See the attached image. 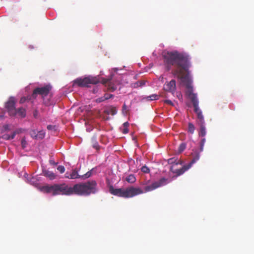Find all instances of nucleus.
<instances>
[{"label": "nucleus", "instance_id": "nucleus-1", "mask_svg": "<svg viewBox=\"0 0 254 254\" xmlns=\"http://www.w3.org/2000/svg\"><path fill=\"white\" fill-rule=\"evenodd\" d=\"M163 57L167 70H170L172 67L174 68L172 71L173 74L185 85L186 94L192 104L198 103L197 94L193 93L192 81L189 75L190 64L189 56L183 53L173 51L165 53Z\"/></svg>", "mask_w": 254, "mask_h": 254}, {"label": "nucleus", "instance_id": "nucleus-2", "mask_svg": "<svg viewBox=\"0 0 254 254\" xmlns=\"http://www.w3.org/2000/svg\"><path fill=\"white\" fill-rule=\"evenodd\" d=\"M57 195H70L76 194L80 196H88L97 192V184L95 181L76 184L72 187L65 183L56 184Z\"/></svg>", "mask_w": 254, "mask_h": 254}, {"label": "nucleus", "instance_id": "nucleus-3", "mask_svg": "<svg viewBox=\"0 0 254 254\" xmlns=\"http://www.w3.org/2000/svg\"><path fill=\"white\" fill-rule=\"evenodd\" d=\"M168 183V179L162 178L157 181L152 183L150 185H148L144 188V190L139 187L131 186L126 188L115 189L113 186L109 188L110 192L119 197L124 198L133 197L136 195L142 194L144 192L152 191L159 187L166 185Z\"/></svg>", "mask_w": 254, "mask_h": 254}, {"label": "nucleus", "instance_id": "nucleus-4", "mask_svg": "<svg viewBox=\"0 0 254 254\" xmlns=\"http://www.w3.org/2000/svg\"><path fill=\"white\" fill-rule=\"evenodd\" d=\"M101 81L99 76H88L85 77H79L73 80V86L80 87H88L90 84H96Z\"/></svg>", "mask_w": 254, "mask_h": 254}, {"label": "nucleus", "instance_id": "nucleus-5", "mask_svg": "<svg viewBox=\"0 0 254 254\" xmlns=\"http://www.w3.org/2000/svg\"><path fill=\"white\" fill-rule=\"evenodd\" d=\"M52 87L49 85H47L42 87L36 88L33 91L32 97L34 99H36L37 95H40L42 96L44 103L48 106L50 105V101L49 100H45V97H46L51 90Z\"/></svg>", "mask_w": 254, "mask_h": 254}, {"label": "nucleus", "instance_id": "nucleus-6", "mask_svg": "<svg viewBox=\"0 0 254 254\" xmlns=\"http://www.w3.org/2000/svg\"><path fill=\"white\" fill-rule=\"evenodd\" d=\"M193 158L190 162L187 165L184 166L182 168L180 169L173 170L174 167H171L170 170L174 173L176 174L177 176H180L183 174L186 171L189 169L191 165L199 160L200 157L199 152L197 150H193V152L192 153Z\"/></svg>", "mask_w": 254, "mask_h": 254}, {"label": "nucleus", "instance_id": "nucleus-7", "mask_svg": "<svg viewBox=\"0 0 254 254\" xmlns=\"http://www.w3.org/2000/svg\"><path fill=\"white\" fill-rule=\"evenodd\" d=\"M15 99L13 97H10L5 103V108L10 117H14L17 115V110L15 108Z\"/></svg>", "mask_w": 254, "mask_h": 254}, {"label": "nucleus", "instance_id": "nucleus-8", "mask_svg": "<svg viewBox=\"0 0 254 254\" xmlns=\"http://www.w3.org/2000/svg\"><path fill=\"white\" fill-rule=\"evenodd\" d=\"M40 190L44 193H52L53 195H57L56 184L51 186L45 185L40 187Z\"/></svg>", "mask_w": 254, "mask_h": 254}, {"label": "nucleus", "instance_id": "nucleus-9", "mask_svg": "<svg viewBox=\"0 0 254 254\" xmlns=\"http://www.w3.org/2000/svg\"><path fill=\"white\" fill-rule=\"evenodd\" d=\"M164 89L167 91L174 94L176 90V82L175 80L172 79L169 82H166L164 85Z\"/></svg>", "mask_w": 254, "mask_h": 254}, {"label": "nucleus", "instance_id": "nucleus-10", "mask_svg": "<svg viewBox=\"0 0 254 254\" xmlns=\"http://www.w3.org/2000/svg\"><path fill=\"white\" fill-rule=\"evenodd\" d=\"M198 104L199 102L193 104V106L194 107V111L197 115V117L198 120V124H205L202 112L201 111L198 107Z\"/></svg>", "mask_w": 254, "mask_h": 254}, {"label": "nucleus", "instance_id": "nucleus-11", "mask_svg": "<svg viewBox=\"0 0 254 254\" xmlns=\"http://www.w3.org/2000/svg\"><path fill=\"white\" fill-rule=\"evenodd\" d=\"M81 176L78 174L77 171L74 169L72 170V172L69 175L66 173L65 175V177L69 179H81Z\"/></svg>", "mask_w": 254, "mask_h": 254}, {"label": "nucleus", "instance_id": "nucleus-12", "mask_svg": "<svg viewBox=\"0 0 254 254\" xmlns=\"http://www.w3.org/2000/svg\"><path fill=\"white\" fill-rule=\"evenodd\" d=\"M44 176L48 178L51 180H53L56 178L57 175L52 171L45 170L43 171Z\"/></svg>", "mask_w": 254, "mask_h": 254}, {"label": "nucleus", "instance_id": "nucleus-13", "mask_svg": "<svg viewBox=\"0 0 254 254\" xmlns=\"http://www.w3.org/2000/svg\"><path fill=\"white\" fill-rule=\"evenodd\" d=\"M200 127V129L198 132L199 136L204 137L206 134V127L205 124H198Z\"/></svg>", "mask_w": 254, "mask_h": 254}, {"label": "nucleus", "instance_id": "nucleus-14", "mask_svg": "<svg viewBox=\"0 0 254 254\" xmlns=\"http://www.w3.org/2000/svg\"><path fill=\"white\" fill-rule=\"evenodd\" d=\"M168 163L169 164H175L177 165L178 164H182L183 162L180 160H179L177 157H174L169 159L168 160Z\"/></svg>", "mask_w": 254, "mask_h": 254}, {"label": "nucleus", "instance_id": "nucleus-15", "mask_svg": "<svg viewBox=\"0 0 254 254\" xmlns=\"http://www.w3.org/2000/svg\"><path fill=\"white\" fill-rule=\"evenodd\" d=\"M104 112L107 115H111L114 116L116 114L117 111L115 107H110L106 109Z\"/></svg>", "mask_w": 254, "mask_h": 254}, {"label": "nucleus", "instance_id": "nucleus-16", "mask_svg": "<svg viewBox=\"0 0 254 254\" xmlns=\"http://www.w3.org/2000/svg\"><path fill=\"white\" fill-rule=\"evenodd\" d=\"M17 110V114L21 118H24L26 116V110L24 108H19Z\"/></svg>", "mask_w": 254, "mask_h": 254}, {"label": "nucleus", "instance_id": "nucleus-17", "mask_svg": "<svg viewBox=\"0 0 254 254\" xmlns=\"http://www.w3.org/2000/svg\"><path fill=\"white\" fill-rule=\"evenodd\" d=\"M126 180L129 183L133 184L135 182L136 178L133 175H129L126 178Z\"/></svg>", "mask_w": 254, "mask_h": 254}, {"label": "nucleus", "instance_id": "nucleus-18", "mask_svg": "<svg viewBox=\"0 0 254 254\" xmlns=\"http://www.w3.org/2000/svg\"><path fill=\"white\" fill-rule=\"evenodd\" d=\"M159 96V95L154 94L151 95L146 97L145 99L147 101H153L158 99Z\"/></svg>", "mask_w": 254, "mask_h": 254}, {"label": "nucleus", "instance_id": "nucleus-19", "mask_svg": "<svg viewBox=\"0 0 254 254\" xmlns=\"http://www.w3.org/2000/svg\"><path fill=\"white\" fill-rule=\"evenodd\" d=\"M195 130V127L191 123L188 124V131L191 134H193Z\"/></svg>", "mask_w": 254, "mask_h": 254}, {"label": "nucleus", "instance_id": "nucleus-20", "mask_svg": "<svg viewBox=\"0 0 254 254\" xmlns=\"http://www.w3.org/2000/svg\"><path fill=\"white\" fill-rule=\"evenodd\" d=\"M92 170L89 171L86 174L81 175V179L85 180L91 176Z\"/></svg>", "mask_w": 254, "mask_h": 254}, {"label": "nucleus", "instance_id": "nucleus-21", "mask_svg": "<svg viewBox=\"0 0 254 254\" xmlns=\"http://www.w3.org/2000/svg\"><path fill=\"white\" fill-rule=\"evenodd\" d=\"M206 139L205 138H203L201 139L200 142V151L199 152H202L203 150V147L204 145V144L205 143Z\"/></svg>", "mask_w": 254, "mask_h": 254}, {"label": "nucleus", "instance_id": "nucleus-22", "mask_svg": "<svg viewBox=\"0 0 254 254\" xmlns=\"http://www.w3.org/2000/svg\"><path fill=\"white\" fill-rule=\"evenodd\" d=\"M37 138L42 139L45 136V132L43 130L37 132Z\"/></svg>", "mask_w": 254, "mask_h": 254}, {"label": "nucleus", "instance_id": "nucleus-23", "mask_svg": "<svg viewBox=\"0 0 254 254\" xmlns=\"http://www.w3.org/2000/svg\"><path fill=\"white\" fill-rule=\"evenodd\" d=\"M141 170L144 173H149L150 172L149 168L145 165L141 167Z\"/></svg>", "mask_w": 254, "mask_h": 254}, {"label": "nucleus", "instance_id": "nucleus-24", "mask_svg": "<svg viewBox=\"0 0 254 254\" xmlns=\"http://www.w3.org/2000/svg\"><path fill=\"white\" fill-rule=\"evenodd\" d=\"M186 147V145L185 143H181L179 147V152L180 153L182 152L185 149Z\"/></svg>", "mask_w": 254, "mask_h": 254}, {"label": "nucleus", "instance_id": "nucleus-25", "mask_svg": "<svg viewBox=\"0 0 254 254\" xmlns=\"http://www.w3.org/2000/svg\"><path fill=\"white\" fill-rule=\"evenodd\" d=\"M30 134L33 138H37V131L35 130H32L30 131Z\"/></svg>", "mask_w": 254, "mask_h": 254}, {"label": "nucleus", "instance_id": "nucleus-26", "mask_svg": "<svg viewBox=\"0 0 254 254\" xmlns=\"http://www.w3.org/2000/svg\"><path fill=\"white\" fill-rule=\"evenodd\" d=\"M21 143L22 148H25L27 145V141L24 137L22 138Z\"/></svg>", "mask_w": 254, "mask_h": 254}, {"label": "nucleus", "instance_id": "nucleus-27", "mask_svg": "<svg viewBox=\"0 0 254 254\" xmlns=\"http://www.w3.org/2000/svg\"><path fill=\"white\" fill-rule=\"evenodd\" d=\"M145 82L144 80L140 81L135 83L136 84V86L141 87L145 85Z\"/></svg>", "mask_w": 254, "mask_h": 254}, {"label": "nucleus", "instance_id": "nucleus-28", "mask_svg": "<svg viewBox=\"0 0 254 254\" xmlns=\"http://www.w3.org/2000/svg\"><path fill=\"white\" fill-rule=\"evenodd\" d=\"M57 170L60 171L61 173H63L65 171V168L63 166H59Z\"/></svg>", "mask_w": 254, "mask_h": 254}, {"label": "nucleus", "instance_id": "nucleus-29", "mask_svg": "<svg viewBox=\"0 0 254 254\" xmlns=\"http://www.w3.org/2000/svg\"><path fill=\"white\" fill-rule=\"evenodd\" d=\"M113 96V95L112 94H105L104 95V96H103V97H104V99H105V100H108L110 98H111Z\"/></svg>", "mask_w": 254, "mask_h": 254}, {"label": "nucleus", "instance_id": "nucleus-30", "mask_svg": "<svg viewBox=\"0 0 254 254\" xmlns=\"http://www.w3.org/2000/svg\"><path fill=\"white\" fill-rule=\"evenodd\" d=\"M3 139H5V140H10L11 139V138H10V135H8V134H4L2 136V137Z\"/></svg>", "mask_w": 254, "mask_h": 254}, {"label": "nucleus", "instance_id": "nucleus-31", "mask_svg": "<svg viewBox=\"0 0 254 254\" xmlns=\"http://www.w3.org/2000/svg\"><path fill=\"white\" fill-rule=\"evenodd\" d=\"M110 79H109L103 78L102 79V82L104 84L109 83L110 82Z\"/></svg>", "mask_w": 254, "mask_h": 254}, {"label": "nucleus", "instance_id": "nucleus-32", "mask_svg": "<svg viewBox=\"0 0 254 254\" xmlns=\"http://www.w3.org/2000/svg\"><path fill=\"white\" fill-rule=\"evenodd\" d=\"M164 103H166L167 104H169L170 105H171V106H174V104L173 103V102L170 100H165L164 101Z\"/></svg>", "mask_w": 254, "mask_h": 254}, {"label": "nucleus", "instance_id": "nucleus-33", "mask_svg": "<svg viewBox=\"0 0 254 254\" xmlns=\"http://www.w3.org/2000/svg\"><path fill=\"white\" fill-rule=\"evenodd\" d=\"M19 131H14L11 135H10L11 139L14 138L16 133H18Z\"/></svg>", "mask_w": 254, "mask_h": 254}, {"label": "nucleus", "instance_id": "nucleus-34", "mask_svg": "<svg viewBox=\"0 0 254 254\" xmlns=\"http://www.w3.org/2000/svg\"><path fill=\"white\" fill-rule=\"evenodd\" d=\"M19 131H14L11 135H10L11 139L14 138L16 133H18Z\"/></svg>", "mask_w": 254, "mask_h": 254}, {"label": "nucleus", "instance_id": "nucleus-35", "mask_svg": "<svg viewBox=\"0 0 254 254\" xmlns=\"http://www.w3.org/2000/svg\"><path fill=\"white\" fill-rule=\"evenodd\" d=\"M106 100L105 99H104V97H102L101 98H99L98 99H97V102H103L104 101Z\"/></svg>", "mask_w": 254, "mask_h": 254}, {"label": "nucleus", "instance_id": "nucleus-36", "mask_svg": "<svg viewBox=\"0 0 254 254\" xmlns=\"http://www.w3.org/2000/svg\"><path fill=\"white\" fill-rule=\"evenodd\" d=\"M93 147L96 149L97 150H98L99 149L100 146L97 143H96L93 145Z\"/></svg>", "mask_w": 254, "mask_h": 254}, {"label": "nucleus", "instance_id": "nucleus-37", "mask_svg": "<svg viewBox=\"0 0 254 254\" xmlns=\"http://www.w3.org/2000/svg\"><path fill=\"white\" fill-rule=\"evenodd\" d=\"M50 163L51 164H52V165H56L57 164V163H55V161L53 160H50Z\"/></svg>", "mask_w": 254, "mask_h": 254}, {"label": "nucleus", "instance_id": "nucleus-38", "mask_svg": "<svg viewBox=\"0 0 254 254\" xmlns=\"http://www.w3.org/2000/svg\"><path fill=\"white\" fill-rule=\"evenodd\" d=\"M53 128V126L52 125H48L47 126V129L49 130H51Z\"/></svg>", "mask_w": 254, "mask_h": 254}, {"label": "nucleus", "instance_id": "nucleus-39", "mask_svg": "<svg viewBox=\"0 0 254 254\" xmlns=\"http://www.w3.org/2000/svg\"><path fill=\"white\" fill-rule=\"evenodd\" d=\"M128 129H127V128H125V129H124V131H123V132H124V133H127V132H128Z\"/></svg>", "mask_w": 254, "mask_h": 254}, {"label": "nucleus", "instance_id": "nucleus-40", "mask_svg": "<svg viewBox=\"0 0 254 254\" xmlns=\"http://www.w3.org/2000/svg\"><path fill=\"white\" fill-rule=\"evenodd\" d=\"M124 126L126 127H127L128 126V123L127 122H125L124 124Z\"/></svg>", "mask_w": 254, "mask_h": 254}, {"label": "nucleus", "instance_id": "nucleus-41", "mask_svg": "<svg viewBox=\"0 0 254 254\" xmlns=\"http://www.w3.org/2000/svg\"><path fill=\"white\" fill-rule=\"evenodd\" d=\"M123 110H126L127 109V106L125 104L123 105Z\"/></svg>", "mask_w": 254, "mask_h": 254}, {"label": "nucleus", "instance_id": "nucleus-42", "mask_svg": "<svg viewBox=\"0 0 254 254\" xmlns=\"http://www.w3.org/2000/svg\"><path fill=\"white\" fill-rule=\"evenodd\" d=\"M110 88H111L112 89V91H114V90H115L116 89V88H115L114 87H111L110 86Z\"/></svg>", "mask_w": 254, "mask_h": 254}, {"label": "nucleus", "instance_id": "nucleus-43", "mask_svg": "<svg viewBox=\"0 0 254 254\" xmlns=\"http://www.w3.org/2000/svg\"><path fill=\"white\" fill-rule=\"evenodd\" d=\"M8 125H5V126H4V128H5V129H8Z\"/></svg>", "mask_w": 254, "mask_h": 254}, {"label": "nucleus", "instance_id": "nucleus-44", "mask_svg": "<svg viewBox=\"0 0 254 254\" xmlns=\"http://www.w3.org/2000/svg\"><path fill=\"white\" fill-rule=\"evenodd\" d=\"M22 102H23V100H22V99H21L20 100V102L22 103Z\"/></svg>", "mask_w": 254, "mask_h": 254}, {"label": "nucleus", "instance_id": "nucleus-45", "mask_svg": "<svg viewBox=\"0 0 254 254\" xmlns=\"http://www.w3.org/2000/svg\"><path fill=\"white\" fill-rule=\"evenodd\" d=\"M22 102H23V100H22V99H21L20 100V102L22 103Z\"/></svg>", "mask_w": 254, "mask_h": 254}]
</instances>
